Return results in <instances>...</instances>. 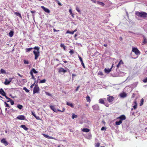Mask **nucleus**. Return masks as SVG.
<instances>
[{
  "mask_svg": "<svg viewBox=\"0 0 147 147\" xmlns=\"http://www.w3.org/2000/svg\"><path fill=\"white\" fill-rule=\"evenodd\" d=\"M33 49L37 50L36 51H33V53L35 55V59L36 60L40 55V52L39 51L40 48L36 46L33 48Z\"/></svg>",
  "mask_w": 147,
  "mask_h": 147,
  "instance_id": "nucleus-1",
  "label": "nucleus"
},
{
  "mask_svg": "<svg viewBox=\"0 0 147 147\" xmlns=\"http://www.w3.org/2000/svg\"><path fill=\"white\" fill-rule=\"evenodd\" d=\"M136 14L141 18H145L147 17V13L144 12L136 11Z\"/></svg>",
  "mask_w": 147,
  "mask_h": 147,
  "instance_id": "nucleus-2",
  "label": "nucleus"
},
{
  "mask_svg": "<svg viewBox=\"0 0 147 147\" xmlns=\"http://www.w3.org/2000/svg\"><path fill=\"white\" fill-rule=\"evenodd\" d=\"M39 88L37 85H35L34 88L33 93L35 94L36 93H39Z\"/></svg>",
  "mask_w": 147,
  "mask_h": 147,
  "instance_id": "nucleus-3",
  "label": "nucleus"
},
{
  "mask_svg": "<svg viewBox=\"0 0 147 147\" xmlns=\"http://www.w3.org/2000/svg\"><path fill=\"white\" fill-rule=\"evenodd\" d=\"M132 51L134 52L136 55H138L140 54V52L138 49L136 48H133Z\"/></svg>",
  "mask_w": 147,
  "mask_h": 147,
  "instance_id": "nucleus-4",
  "label": "nucleus"
},
{
  "mask_svg": "<svg viewBox=\"0 0 147 147\" xmlns=\"http://www.w3.org/2000/svg\"><path fill=\"white\" fill-rule=\"evenodd\" d=\"M13 79V78H9L8 80L7 79H5V82L4 83V84L5 85H8L9 84Z\"/></svg>",
  "mask_w": 147,
  "mask_h": 147,
  "instance_id": "nucleus-5",
  "label": "nucleus"
},
{
  "mask_svg": "<svg viewBox=\"0 0 147 147\" xmlns=\"http://www.w3.org/2000/svg\"><path fill=\"white\" fill-rule=\"evenodd\" d=\"M50 108L53 111L56 113H57L59 111H61V110L59 109H56L55 108V107L53 106L50 105Z\"/></svg>",
  "mask_w": 147,
  "mask_h": 147,
  "instance_id": "nucleus-6",
  "label": "nucleus"
},
{
  "mask_svg": "<svg viewBox=\"0 0 147 147\" xmlns=\"http://www.w3.org/2000/svg\"><path fill=\"white\" fill-rule=\"evenodd\" d=\"M126 119L125 116L124 115H121L119 117L117 118V119H119L120 121H121L122 122V121L125 120Z\"/></svg>",
  "mask_w": 147,
  "mask_h": 147,
  "instance_id": "nucleus-7",
  "label": "nucleus"
},
{
  "mask_svg": "<svg viewBox=\"0 0 147 147\" xmlns=\"http://www.w3.org/2000/svg\"><path fill=\"white\" fill-rule=\"evenodd\" d=\"M41 7L45 12L48 13H50V10L49 9L45 8L44 6H41Z\"/></svg>",
  "mask_w": 147,
  "mask_h": 147,
  "instance_id": "nucleus-8",
  "label": "nucleus"
},
{
  "mask_svg": "<svg viewBox=\"0 0 147 147\" xmlns=\"http://www.w3.org/2000/svg\"><path fill=\"white\" fill-rule=\"evenodd\" d=\"M114 97L113 96H110L108 97L107 100L109 102H111L113 100Z\"/></svg>",
  "mask_w": 147,
  "mask_h": 147,
  "instance_id": "nucleus-9",
  "label": "nucleus"
},
{
  "mask_svg": "<svg viewBox=\"0 0 147 147\" xmlns=\"http://www.w3.org/2000/svg\"><path fill=\"white\" fill-rule=\"evenodd\" d=\"M1 143L4 144V145L6 146L8 144V142L6 140L5 138H3L1 140Z\"/></svg>",
  "mask_w": 147,
  "mask_h": 147,
  "instance_id": "nucleus-10",
  "label": "nucleus"
},
{
  "mask_svg": "<svg viewBox=\"0 0 147 147\" xmlns=\"http://www.w3.org/2000/svg\"><path fill=\"white\" fill-rule=\"evenodd\" d=\"M25 117L23 115H19L17 117V119L21 120H24Z\"/></svg>",
  "mask_w": 147,
  "mask_h": 147,
  "instance_id": "nucleus-11",
  "label": "nucleus"
},
{
  "mask_svg": "<svg viewBox=\"0 0 147 147\" xmlns=\"http://www.w3.org/2000/svg\"><path fill=\"white\" fill-rule=\"evenodd\" d=\"M106 100L105 98H100L99 100V103L102 104H105V101Z\"/></svg>",
  "mask_w": 147,
  "mask_h": 147,
  "instance_id": "nucleus-12",
  "label": "nucleus"
},
{
  "mask_svg": "<svg viewBox=\"0 0 147 147\" xmlns=\"http://www.w3.org/2000/svg\"><path fill=\"white\" fill-rule=\"evenodd\" d=\"M42 135L45 138H48V139H55V138L53 137H51L49 136L48 135L45 134H42Z\"/></svg>",
  "mask_w": 147,
  "mask_h": 147,
  "instance_id": "nucleus-13",
  "label": "nucleus"
},
{
  "mask_svg": "<svg viewBox=\"0 0 147 147\" xmlns=\"http://www.w3.org/2000/svg\"><path fill=\"white\" fill-rule=\"evenodd\" d=\"M92 107L94 110H98L99 109V107L98 105H95L92 106Z\"/></svg>",
  "mask_w": 147,
  "mask_h": 147,
  "instance_id": "nucleus-14",
  "label": "nucleus"
},
{
  "mask_svg": "<svg viewBox=\"0 0 147 147\" xmlns=\"http://www.w3.org/2000/svg\"><path fill=\"white\" fill-rule=\"evenodd\" d=\"M59 73L63 72L65 73L67 72V71L64 69L63 68H60L59 69Z\"/></svg>",
  "mask_w": 147,
  "mask_h": 147,
  "instance_id": "nucleus-15",
  "label": "nucleus"
},
{
  "mask_svg": "<svg viewBox=\"0 0 147 147\" xmlns=\"http://www.w3.org/2000/svg\"><path fill=\"white\" fill-rule=\"evenodd\" d=\"M127 96V94L125 93H121L120 94V96L121 97L124 98Z\"/></svg>",
  "mask_w": 147,
  "mask_h": 147,
  "instance_id": "nucleus-16",
  "label": "nucleus"
},
{
  "mask_svg": "<svg viewBox=\"0 0 147 147\" xmlns=\"http://www.w3.org/2000/svg\"><path fill=\"white\" fill-rule=\"evenodd\" d=\"M134 103L135 104V105L133 106V108L131 109V111L133 110V109H136L137 107V104L136 102L135 101H134Z\"/></svg>",
  "mask_w": 147,
  "mask_h": 147,
  "instance_id": "nucleus-17",
  "label": "nucleus"
},
{
  "mask_svg": "<svg viewBox=\"0 0 147 147\" xmlns=\"http://www.w3.org/2000/svg\"><path fill=\"white\" fill-rule=\"evenodd\" d=\"M111 68H110V69H109V68H105V71L106 73H108L111 71Z\"/></svg>",
  "mask_w": 147,
  "mask_h": 147,
  "instance_id": "nucleus-18",
  "label": "nucleus"
},
{
  "mask_svg": "<svg viewBox=\"0 0 147 147\" xmlns=\"http://www.w3.org/2000/svg\"><path fill=\"white\" fill-rule=\"evenodd\" d=\"M20 127L22 128L23 129H24V130H25L26 131H27L28 129V128H27L26 126L24 125H22Z\"/></svg>",
  "mask_w": 147,
  "mask_h": 147,
  "instance_id": "nucleus-19",
  "label": "nucleus"
},
{
  "mask_svg": "<svg viewBox=\"0 0 147 147\" xmlns=\"http://www.w3.org/2000/svg\"><path fill=\"white\" fill-rule=\"evenodd\" d=\"M96 3L97 4L102 6H103L105 5V4L99 1H97L96 2Z\"/></svg>",
  "mask_w": 147,
  "mask_h": 147,
  "instance_id": "nucleus-20",
  "label": "nucleus"
},
{
  "mask_svg": "<svg viewBox=\"0 0 147 147\" xmlns=\"http://www.w3.org/2000/svg\"><path fill=\"white\" fill-rule=\"evenodd\" d=\"M82 131L84 132H89L90 131V129L86 128H84L82 129Z\"/></svg>",
  "mask_w": 147,
  "mask_h": 147,
  "instance_id": "nucleus-21",
  "label": "nucleus"
},
{
  "mask_svg": "<svg viewBox=\"0 0 147 147\" xmlns=\"http://www.w3.org/2000/svg\"><path fill=\"white\" fill-rule=\"evenodd\" d=\"M143 39L144 40L142 44L143 45L144 44H146L147 43V40L146 39L144 36H143Z\"/></svg>",
  "mask_w": 147,
  "mask_h": 147,
  "instance_id": "nucleus-22",
  "label": "nucleus"
},
{
  "mask_svg": "<svg viewBox=\"0 0 147 147\" xmlns=\"http://www.w3.org/2000/svg\"><path fill=\"white\" fill-rule=\"evenodd\" d=\"M30 72H32V73H34L35 74H36L38 73L37 71H36L35 69L34 68L32 69L30 71Z\"/></svg>",
  "mask_w": 147,
  "mask_h": 147,
  "instance_id": "nucleus-23",
  "label": "nucleus"
},
{
  "mask_svg": "<svg viewBox=\"0 0 147 147\" xmlns=\"http://www.w3.org/2000/svg\"><path fill=\"white\" fill-rule=\"evenodd\" d=\"M66 104L67 105L69 106L72 108H73L74 107L73 104L71 103H70L69 102H67Z\"/></svg>",
  "mask_w": 147,
  "mask_h": 147,
  "instance_id": "nucleus-24",
  "label": "nucleus"
},
{
  "mask_svg": "<svg viewBox=\"0 0 147 147\" xmlns=\"http://www.w3.org/2000/svg\"><path fill=\"white\" fill-rule=\"evenodd\" d=\"M14 32L12 31H11L9 33V35L10 37H12L13 34Z\"/></svg>",
  "mask_w": 147,
  "mask_h": 147,
  "instance_id": "nucleus-25",
  "label": "nucleus"
},
{
  "mask_svg": "<svg viewBox=\"0 0 147 147\" xmlns=\"http://www.w3.org/2000/svg\"><path fill=\"white\" fill-rule=\"evenodd\" d=\"M123 62L122 61V60H120L119 62V63L117 65V68H118L119 66L121 64H123Z\"/></svg>",
  "mask_w": 147,
  "mask_h": 147,
  "instance_id": "nucleus-26",
  "label": "nucleus"
},
{
  "mask_svg": "<svg viewBox=\"0 0 147 147\" xmlns=\"http://www.w3.org/2000/svg\"><path fill=\"white\" fill-rule=\"evenodd\" d=\"M122 123V122L121 121L119 120V121H116L115 122V124L116 125H119L121 124Z\"/></svg>",
  "mask_w": 147,
  "mask_h": 147,
  "instance_id": "nucleus-27",
  "label": "nucleus"
},
{
  "mask_svg": "<svg viewBox=\"0 0 147 147\" xmlns=\"http://www.w3.org/2000/svg\"><path fill=\"white\" fill-rule=\"evenodd\" d=\"M33 49V48H26V52H30Z\"/></svg>",
  "mask_w": 147,
  "mask_h": 147,
  "instance_id": "nucleus-28",
  "label": "nucleus"
},
{
  "mask_svg": "<svg viewBox=\"0 0 147 147\" xmlns=\"http://www.w3.org/2000/svg\"><path fill=\"white\" fill-rule=\"evenodd\" d=\"M0 72L2 74H5L6 71L3 69H1L0 70Z\"/></svg>",
  "mask_w": 147,
  "mask_h": 147,
  "instance_id": "nucleus-29",
  "label": "nucleus"
},
{
  "mask_svg": "<svg viewBox=\"0 0 147 147\" xmlns=\"http://www.w3.org/2000/svg\"><path fill=\"white\" fill-rule=\"evenodd\" d=\"M23 107L22 105H18L17 106V108L20 109H22Z\"/></svg>",
  "mask_w": 147,
  "mask_h": 147,
  "instance_id": "nucleus-30",
  "label": "nucleus"
},
{
  "mask_svg": "<svg viewBox=\"0 0 147 147\" xmlns=\"http://www.w3.org/2000/svg\"><path fill=\"white\" fill-rule=\"evenodd\" d=\"M144 100L143 98H142L140 100V106H141L143 104Z\"/></svg>",
  "mask_w": 147,
  "mask_h": 147,
  "instance_id": "nucleus-31",
  "label": "nucleus"
},
{
  "mask_svg": "<svg viewBox=\"0 0 147 147\" xmlns=\"http://www.w3.org/2000/svg\"><path fill=\"white\" fill-rule=\"evenodd\" d=\"M1 90H2V92L1 94L2 96H4L5 94H6V93L3 90V89L1 88Z\"/></svg>",
  "mask_w": 147,
  "mask_h": 147,
  "instance_id": "nucleus-32",
  "label": "nucleus"
},
{
  "mask_svg": "<svg viewBox=\"0 0 147 147\" xmlns=\"http://www.w3.org/2000/svg\"><path fill=\"white\" fill-rule=\"evenodd\" d=\"M86 100L87 101L90 102V98L88 96H87L86 97Z\"/></svg>",
  "mask_w": 147,
  "mask_h": 147,
  "instance_id": "nucleus-33",
  "label": "nucleus"
},
{
  "mask_svg": "<svg viewBox=\"0 0 147 147\" xmlns=\"http://www.w3.org/2000/svg\"><path fill=\"white\" fill-rule=\"evenodd\" d=\"M15 15H16L17 16H18L20 17V18H22V17L21 15V14L20 13L18 12H15Z\"/></svg>",
  "mask_w": 147,
  "mask_h": 147,
  "instance_id": "nucleus-34",
  "label": "nucleus"
},
{
  "mask_svg": "<svg viewBox=\"0 0 147 147\" xmlns=\"http://www.w3.org/2000/svg\"><path fill=\"white\" fill-rule=\"evenodd\" d=\"M30 75L32 76V78L35 80H36V79L35 78L33 75V74L32 73V72H30Z\"/></svg>",
  "mask_w": 147,
  "mask_h": 147,
  "instance_id": "nucleus-35",
  "label": "nucleus"
},
{
  "mask_svg": "<svg viewBox=\"0 0 147 147\" xmlns=\"http://www.w3.org/2000/svg\"><path fill=\"white\" fill-rule=\"evenodd\" d=\"M23 89L27 92H29V90L27 89L26 87H24L23 88Z\"/></svg>",
  "mask_w": 147,
  "mask_h": 147,
  "instance_id": "nucleus-36",
  "label": "nucleus"
},
{
  "mask_svg": "<svg viewBox=\"0 0 147 147\" xmlns=\"http://www.w3.org/2000/svg\"><path fill=\"white\" fill-rule=\"evenodd\" d=\"M46 80L45 79H43V80H40V81L39 83H44L46 82Z\"/></svg>",
  "mask_w": 147,
  "mask_h": 147,
  "instance_id": "nucleus-37",
  "label": "nucleus"
},
{
  "mask_svg": "<svg viewBox=\"0 0 147 147\" xmlns=\"http://www.w3.org/2000/svg\"><path fill=\"white\" fill-rule=\"evenodd\" d=\"M77 116L76 115H75L74 114H72V118L73 119H74L75 118H77Z\"/></svg>",
  "mask_w": 147,
  "mask_h": 147,
  "instance_id": "nucleus-38",
  "label": "nucleus"
},
{
  "mask_svg": "<svg viewBox=\"0 0 147 147\" xmlns=\"http://www.w3.org/2000/svg\"><path fill=\"white\" fill-rule=\"evenodd\" d=\"M4 104H5V107H10V106L9 105V104H8L7 103H6L5 102H4Z\"/></svg>",
  "mask_w": 147,
  "mask_h": 147,
  "instance_id": "nucleus-39",
  "label": "nucleus"
},
{
  "mask_svg": "<svg viewBox=\"0 0 147 147\" xmlns=\"http://www.w3.org/2000/svg\"><path fill=\"white\" fill-rule=\"evenodd\" d=\"M66 34L69 33V34H74L73 32V31L70 32V31H67L66 32Z\"/></svg>",
  "mask_w": 147,
  "mask_h": 147,
  "instance_id": "nucleus-40",
  "label": "nucleus"
},
{
  "mask_svg": "<svg viewBox=\"0 0 147 147\" xmlns=\"http://www.w3.org/2000/svg\"><path fill=\"white\" fill-rule=\"evenodd\" d=\"M76 10L78 12H79L80 13V12H81V11L80 10L79 8L78 7H77L76 8Z\"/></svg>",
  "mask_w": 147,
  "mask_h": 147,
  "instance_id": "nucleus-41",
  "label": "nucleus"
},
{
  "mask_svg": "<svg viewBox=\"0 0 147 147\" xmlns=\"http://www.w3.org/2000/svg\"><path fill=\"white\" fill-rule=\"evenodd\" d=\"M69 53H70L71 55H72L74 53V51L72 50H70L69 52Z\"/></svg>",
  "mask_w": 147,
  "mask_h": 147,
  "instance_id": "nucleus-42",
  "label": "nucleus"
},
{
  "mask_svg": "<svg viewBox=\"0 0 147 147\" xmlns=\"http://www.w3.org/2000/svg\"><path fill=\"white\" fill-rule=\"evenodd\" d=\"M24 63L25 64H28L29 63L28 61L26 60L24 61Z\"/></svg>",
  "mask_w": 147,
  "mask_h": 147,
  "instance_id": "nucleus-43",
  "label": "nucleus"
},
{
  "mask_svg": "<svg viewBox=\"0 0 147 147\" xmlns=\"http://www.w3.org/2000/svg\"><path fill=\"white\" fill-rule=\"evenodd\" d=\"M78 58L80 61H81V62H83V60H82V58H81V57L79 55H78Z\"/></svg>",
  "mask_w": 147,
  "mask_h": 147,
  "instance_id": "nucleus-44",
  "label": "nucleus"
},
{
  "mask_svg": "<svg viewBox=\"0 0 147 147\" xmlns=\"http://www.w3.org/2000/svg\"><path fill=\"white\" fill-rule=\"evenodd\" d=\"M98 74L99 75H100V76H102L103 75V73L101 71L99 72L98 73Z\"/></svg>",
  "mask_w": 147,
  "mask_h": 147,
  "instance_id": "nucleus-45",
  "label": "nucleus"
},
{
  "mask_svg": "<svg viewBox=\"0 0 147 147\" xmlns=\"http://www.w3.org/2000/svg\"><path fill=\"white\" fill-rule=\"evenodd\" d=\"M9 102H10V103H11V105H13V104H14V102L12 100H11Z\"/></svg>",
  "mask_w": 147,
  "mask_h": 147,
  "instance_id": "nucleus-46",
  "label": "nucleus"
},
{
  "mask_svg": "<svg viewBox=\"0 0 147 147\" xmlns=\"http://www.w3.org/2000/svg\"><path fill=\"white\" fill-rule=\"evenodd\" d=\"M100 145V144L99 143H97L95 145V147H99Z\"/></svg>",
  "mask_w": 147,
  "mask_h": 147,
  "instance_id": "nucleus-47",
  "label": "nucleus"
},
{
  "mask_svg": "<svg viewBox=\"0 0 147 147\" xmlns=\"http://www.w3.org/2000/svg\"><path fill=\"white\" fill-rule=\"evenodd\" d=\"M143 82L145 83L147 82V78H146L145 79H144L143 80Z\"/></svg>",
  "mask_w": 147,
  "mask_h": 147,
  "instance_id": "nucleus-48",
  "label": "nucleus"
},
{
  "mask_svg": "<svg viewBox=\"0 0 147 147\" xmlns=\"http://www.w3.org/2000/svg\"><path fill=\"white\" fill-rule=\"evenodd\" d=\"M60 47H61L64 48L65 45L63 44H61L60 45Z\"/></svg>",
  "mask_w": 147,
  "mask_h": 147,
  "instance_id": "nucleus-49",
  "label": "nucleus"
},
{
  "mask_svg": "<svg viewBox=\"0 0 147 147\" xmlns=\"http://www.w3.org/2000/svg\"><path fill=\"white\" fill-rule=\"evenodd\" d=\"M80 86H79L77 87V88L75 90L76 91H77L78 90L79 88H80Z\"/></svg>",
  "mask_w": 147,
  "mask_h": 147,
  "instance_id": "nucleus-50",
  "label": "nucleus"
},
{
  "mask_svg": "<svg viewBox=\"0 0 147 147\" xmlns=\"http://www.w3.org/2000/svg\"><path fill=\"white\" fill-rule=\"evenodd\" d=\"M6 99L8 100L7 101V102H9L11 100V99L8 97L6 98Z\"/></svg>",
  "mask_w": 147,
  "mask_h": 147,
  "instance_id": "nucleus-51",
  "label": "nucleus"
},
{
  "mask_svg": "<svg viewBox=\"0 0 147 147\" xmlns=\"http://www.w3.org/2000/svg\"><path fill=\"white\" fill-rule=\"evenodd\" d=\"M105 129H106V128L104 127H102L101 128V130H103Z\"/></svg>",
  "mask_w": 147,
  "mask_h": 147,
  "instance_id": "nucleus-52",
  "label": "nucleus"
},
{
  "mask_svg": "<svg viewBox=\"0 0 147 147\" xmlns=\"http://www.w3.org/2000/svg\"><path fill=\"white\" fill-rule=\"evenodd\" d=\"M106 107H108L109 106V105L107 103H105V104H104Z\"/></svg>",
  "mask_w": 147,
  "mask_h": 147,
  "instance_id": "nucleus-53",
  "label": "nucleus"
},
{
  "mask_svg": "<svg viewBox=\"0 0 147 147\" xmlns=\"http://www.w3.org/2000/svg\"><path fill=\"white\" fill-rule=\"evenodd\" d=\"M81 64L82 65V66H83V67H84V68H85V65H84V63H83V61L81 62Z\"/></svg>",
  "mask_w": 147,
  "mask_h": 147,
  "instance_id": "nucleus-54",
  "label": "nucleus"
},
{
  "mask_svg": "<svg viewBox=\"0 0 147 147\" xmlns=\"http://www.w3.org/2000/svg\"><path fill=\"white\" fill-rule=\"evenodd\" d=\"M69 13H70V14H72V11L71 9H69Z\"/></svg>",
  "mask_w": 147,
  "mask_h": 147,
  "instance_id": "nucleus-55",
  "label": "nucleus"
},
{
  "mask_svg": "<svg viewBox=\"0 0 147 147\" xmlns=\"http://www.w3.org/2000/svg\"><path fill=\"white\" fill-rule=\"evenodd\" d=\"M58 2V4L60 6L62 5V4L59 1Z\"/></svg>",
  "mask_w": 147,
  "mask_h": 147,
  "instance_id": "nucleus-56",
  "label": "nucleus"
},
{
  "mask_svg": "<svg viewBox=\"0 0 147 147\" xmlns=\"http://www.w3.org/2000/svg\"><path fill=\"white\" fill-rule=\"evenodd\" d=\"M46 94L47 95H49V96H51V94L50 93H48V92H46Z\"/></svg>",
  "mask_w": 147,
  "mask_h": 147,
  "instance_id": "nucleus-57",
  "label": "nucleus"
},
{
  "mask_svg": "<svg viewBox=\"0 0 147 147\" xmlns=\"http://www.w3.org/2000/svg\"><path fill=\"white\" fill-rule=\"evenodd\" d=\"M34 84H32L30 86L31 88H32L34 86Z\"/></svg>",
  "mask_w": 147,
  "mask_h": 147,
  "instance_id": "nucleus-58",
  "label": "nucleus"
},
{
  "mask_svg": "<svg viewBox=\"0 0 147 147\" xmlns=\"http://www.w3.org/2000/svg\"><path fill=\"white\" fill-rule=\"evenodd\" d=\"M65 110V108H63V109L62 110V111H61H61H60V112H63Z\"/></svg>",
  "mask_w": 147,
  "mask_h": 147,
  "instance_id": "nucleus-59",
  "label": "nucleus"
},
{
  "mask_svg": "<svg viewBox=\"0 0 147 147\" xmlns=\"http://www.w3.org/2000/svg\"><path fill=\"white\" fill-rule=\"evenodd\" d=\"M32 115L33 116H34V117H36V116L34 113H33L32 112Z\"/></svg>",
  "mask_w": 147,
  "mask_h": 147,
  "instance_id": "nucleus-60",
  "label": "nucleus"
},
{
  "mask_svg": "<svg viewBox=\"0 0 147 147\" xmlns=\"http://www.w3.org/2000/svg\"><path fill=\"white\" fill-rule=\"evenodd\" d=\"M20 77H22V76H21L20 74H19V73H18L17 74Z\"/></svg>",
  "mask_w": 147,
  "mask_h": 147,
  "instance_id": "nucleus-61",
  "label": "nucleus"
},
{
  "mask_svg": "<svg viewBox=\"0 0 147 147\" xmlns=\"http://www.w3.org/2000/svg\"><path fill=\"white\" fill-rule=\"evenodd\" d=\"M77 31V29H76L75 30H74V31H73V33L74 34V33L76 32V31Z\"/></svg>",
  "mask_w": 147,
  "mask_h": 147,
  "instance_id": "nucleus-62",
  "label": "nucleus"
},
{
  "mask_svg": "<svg viewBox=\"0 0 147 147\" xmlns=\"http://www.w3.org/2000/svg\"><path fill=\"white\" fill-rule=\"evenodd\" d=\"M130 80V78H129V77H128V78H127V79L126 80H126Z\"/></svg>",
  "mask_w": 147,
  "mask_h": 147,
  "instance_id": "nucleus-63",
  "label": "nucleus"
},
{
  "mask_svg": "<svg viewBox=\"0 0 147 147\" xmlns=\"http://www.w3.org/2000/svg\"><path fill=\"white\" fill-rule=\"evenodd\" d=\"M144 28H145V29H145V30L146 31V32H147V28L146 29V28H145V27H144Z\"/></svg>",
  "mask_w": 147,
  "mask_h": 147,
  "instance_id": "nucleus-64",
  "label": "nucleus"
}]
</instances>
